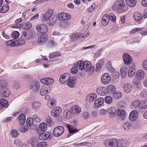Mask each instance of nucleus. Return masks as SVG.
I'll return each instance as SVG.
<instances>
[{"label": "nucleus", "instance_id": "1", "mask_svg": "<svg viewBox=\"0 0 147 147\" xmlns=\"http://www.w3.org/2000/svg\"><path fill=\"white\" fill-rule=\"evenodd\" d=\"M125 6V4L124 0H118L113 5L112 9L119 13H121L126 10Z\"/></svg>", "mask_w": 147, "mask_h": 147}, {"label": "nucleus", "instance_id": "2", "mask_svg": "<svg viewBox=\"0 0 147 147\" xmlns=\"http://www.w3.org/2000/svg\"><path fill=\"white\" fill-rule=\"evenodd\" d=\"M106 147H118V142L115 139H108L105 142Z\"/></svg>", "mask_w": 147, "mask_h": 147}, {"label": "nucleus", "instance_id": "3", "mask_svg": "<svg viewBox=\"0 0 147 147\" xmlns=\"http://www.w3.org/2000/svg\"><path fill=\"white\" fill-rule=\"evenodd\" d=\"M37 30L41 33L45 34L48 31L47 26L45 24H37L36 27Z\"/></svg>", "mask_w": 147, "mask_h": 147}, {"label": "nucleus", "instance_id": "4", "mask_svg": "<svg viewBox=\"0 0 147 147\" xmlns=\"http://www.w3.org/2000/svg\"><path fill=\"white\" fill-rule=\"evenodd\" d=\"M70 125L67 124L65 125V126L67 128L69 133L71 134H75L78 131V130L75 127L76 126L77 124L76 121H74L73 123Z\"/></svg>", "mask_w": 147, "mask_h": 147}, {"label": "nucleus", "instance_id": "5", "mask_svg": "<svg viewBox=\"0 0 147 147\" xmlns=\"http://www.w3.org/2000/svg\"><path fill=\"white\" fill-rule=\"evenodd\" d=\"M64 131V127L61 126L56 127L53 130V134L55 137H58L61 135Z\"/></svg>", "mask_w": 147, "mask_h": 147}, {"label": "nucleus", "instance_id": "6", "mask_svg": "<svg viewBox=\"0 0 147 147\" xmlns=\"http://www.w3.org/2000/svg\"><path fill=\"white\" fill-rule=\"evenodd\" d=\"M111 80V76L108 73L104 74L101 77V82L104 84H107L109 83Z\"/></svg>", "mask_w": 147, "mask_h": 147}, {"label": "nucleus", "instance_id": "7", "mask_svg": "<svg viewBox=\"0 0 147 147\" xmlns=\"http://www.w3.org/2000/svg\"><path fill=\"white\" fill-rule=\"evenodd\" d=\"M29 87L32 91L36 92L38 91L39 89V84L36 82H34L30 83Z\"/></svg>", "mask_w": 147, "mask_h": 147}, {"label": "nucleus", "instance_id": "8", "mask_svg": "<svg viewBox=\"0 0 147 147\" xmlns=\"http://www.w3.org/2000/svg\"><path fill=\"white\" fill-rule=\"evenodd\" d=\"M71 18V15L67 13H61L58 15V19L60 20L65 21L68 20Z\"/></svg>", "mask_w": 147, "mask_h": 147}, {"label": "nucleus", "instance_id": "9", "mask_svg": "<svg viewBox=\"0 0 147 147\" xmlns=\"http://www.w3.org/2000/svg\"><path fill=\"white\" fill-rule=\"evenodd\" d=\"M53 10L52 9H49L42 16V20L43 22H46L53 15Z\"/></svg>", "mask_w": 147, "mask_h": 147}, {"label": "nucleus", "instance_id": "10", "mask_svg": "<svg viewBox=\"0 0 147 147\" xmlns=\"http://www.w3.org/2000/svg\"><path fill=\"white\" fill-rule=\"evenodd\" d=\"M53 10L52 9H49L42 16V20L43 22H46L53 15Z\"/></svg>", "mask_w": 147, "mask_h": 147}, {"label": "nucleus", "instance_id": "11", "mask_svg": "<svg viewBox=\"0 0 147 147\" xmlns=\"http://www.w3.org/2000/svg\"><path fill=\"white\" fill-rule=\"evenodd\" d=\"M48 37L46 34L40 35L38 37L37 40V43L39 45H42L48 39Z\"/></svg>", "mask_w": 147, "mask_h": 147}, {"label": "nucleus", "instance_id": "12", "mask_svg": "<svg viewBox=\"0 0 147 147\" xmlns=\"http://www.w3.org/2000/svg\"><path fill=\"white\" fill-rule=\"evenodd\" d=\"M70 74L69 73H65L61 75L59 78V82L63 84L67 82L70 77Z\"/></svg>", "mask_w": 147, "mask_h": 147}, {"label": "nucleus", "instance_id": "13", "mask_svg": "<svg viewBox=\"0 0 147 147\" xmlns=\"http://www.w3.org/2000/svg\"><path fill=\"white\" fill-rule=\"evenodd\" d=\"M124 63L126 65H129L131 62L132 59L128 53H124L123 56Z\"/></svg>", "mask_w": 147, "mask_h": 147}, {"label": "nucleus", "instance_id": "14", "mask_svg": "<svg viewBox=\"0 0 147 147\" xmlns=\"http://www.w3.org/2000/svg\"><path fill=\"white\" fill-rule=\"evenodd\" d=\"M117 113L118 118L120 120H123L126 117V114L125 111L121 109H118L117 111Z\"/></svg>", "mask_w": 147, "mask_h": 147}, {"label": "nucleus", "instance_id": "15", "mask_svg": "<svg viewBox=\"0 0 147 147\" xmlns=\"http://www.w3.org/2000/svg\"><path fill=\"white\" fill-rule=\"evenodd\" d=\"M51 133L48 132H45L40 134L38 136L39 139L45 140L47 139H51Z\"/></svg>", "mask_w": 147, "mask_h": 147}, {"label": "nucleus", "instance_id": "16", "mask_svg": "<svg viewBox=\"0 0 147 147\" xmlns=\"http://www.w3.org/2000/svg\"><path fill=\"white\" fill-rule=\"evenodd\" d=\"M57 19V16L56 14L53 15L47 21V24L50 26H52L54 25Z\"/></svg>", "mask_w": 147, "mask_h": 147}, {"label": "nucleus", "instance_id": "17", "mask_svg": "<svg viewBox=\"0 0 147 147\" xmlns=\"http://www.w3.org/2000/svg\"><path fill=\"white\" fill-rule=\"evenodd\" d=\"M104 102V99L103 98H98L95 101L94 107L95 108H99L102 105Z\"/></svg>", "mask_w": 147, "mask_h": 147}, {"label": "nucleus", "instance_id": "18", "mask_svg": "<svg viewBox=\"0 0 147 147\" xmlns=\"http://www.w3.org/2000/svg\"><path fill=\"white\" fill-rule=\"evenodd\" d=\"M84 70L86 71H90L93 72L94 71V68L93 66H91V63L90 62H84Z\"/></svg>", "mask_w": 147, "mask_h": 147}, {"label": "nucleus", "instance_id": "19", "mask_svg": "<svg viewBox=\"0 0 147 147\" xmlns=\"http://www.w3.org/2000/svg\"><path fill=\"white\" fill-rule=\"evenodd\" d=\"M138 116V112L136 110H133L130 113L129 119L130 121H134L136 120Z\"/></svg>", "mask_w": 147, "mask_h": 147}, {"label": "nucleus", "instance_id": "20", "mask_svg": "<svg viewBox=\"0 0 147 147\" xmlns=\"http://www.w3.org/2000/svg\"><path fill=\"white\" fill-rule=\"evenodd\" d=\"M61 109L60 107H57L51 112V114L52 116L53 117H57L59 116L61 112Z\"/></svg>", "mask_w": 147, "mask_h": 147}, {"label": "nucleus", "instance_id": "21", "mask_svg": "<svg viewBox=\"0 0 147 147\" xmlns=\"http://www.w3.org/2000/svg\"><path fill=\"white\" fill-rule=\"evenodd\" d=\"M76 81V79L75 77H70L67 81V84L69 86L73 88L75 86Z\"/></svg>", "mask_w": 147, "mask_h": 147}, {"label": "nucleus", "instance_id": "22", "mask_svg": "<svg viewBox=\"0 0 147 147\" xmlns=\"http://www.w3.org/2000/svg\"><path fill=\"white\" fill-rule=\"evenodd\" d=\"M70 110L72 114H79L81 111V108L80 106L78 105H75L72 106L70 108Z\"/></svg>", "mask_w": 147, "mask_h": 147}, {"label": "nucleus", "instance_id": "23", "mask_svg": "<svg viewBox=\"0 0 147 147\" xmlns=\"http://www.w3.org/2000/svg\"><path fill=\"white\" fill-rule=\"evenodd\" d=\"M33 36V34L31 32H28L23 33L21 36L22 38L24 39L26 41L28 39L32 38Z\"/></svg>", "mask_w": 147, "mask_h": 147}, {"label": "nucleus", "instance_id": "24", "mask_svg": "<svg viewBox=\"0 0 147 147\" xmlns=\"http://www.w3.org/2000/svg\"><path fill=\"white\" fill-rule=\"evenodd\" d=\"M123 86V91L126 93H129L132 88L131 85L128 83L124 84Z\"/></svg>", "mask_w": 147, "mask_h": 147}, {"label": "nucleus", "instance_id": "25", "mask_svg": "<svg viewBox=\"0 0 147 147\" xmlns=\"http://www.w3.org/2000/svg\"><path fill=\"white\" fill-rule=\"evenodd\" d=\"M84 63L83 61L82 60H79L78 61L77 63H75L74 64V66H76L78 69L82 70L84 68Z\"/></svg>", "mask_w": 147, "mask_h": 147}, {"label": "nucleus", "instance_id": "26", "mask_svg": "<svg viewBox=\"0 0 147 147\" xmlns=\"http://www.w3.org/2000/svg\"><path fill=\"white\" fill-rule=\"evenodd\" d=\"M109 21V16L108 15L104 16L101 19V24L104 26H106L108 24Z\"/></svg>", "mask_w": 147, "mask_h": 147}, {"label": "nucleus", "instance_id": "27", "mask_svg": "<svg viewBox=\"0 0 147 147\" xmlns=\"http://www.w3.org/2000/svg\"><path fill=\"white\" fill-rule=\"evenodd\" d=\"M40 82L42 84L50 85L53 82L54 80L51 78H47L42 79L40 80Z\"/></svg>", "mask_w": 147, "mask_h": 147}, {"label": "nucleus", "instance_id": "28", "mask_svg": "<svg viewBox=\"0 0 147 147\" xmlns=\"http://www.w3.org/2000/svg\"><path fill=\"white\" fill-rule=\"evenodd\" d=\"M26 120V117L24 114H21L17 118V121L21 125H24Z\"/></svg>", "mask_w": 147, "mask_h": 147}, {"label": "nucleus", "instance_id": "29", "mask_svg": "<svg viewBox=\"0 0 147 147\" xmlns=\"http://www.w3.org/2000/svg\"><path fill=\"white\" fill-rule=\"evenodd\" d=\"M80 36V35L79 34L76 33H73L69 36L70 41L72 42H75L79 39Z\"/></svg>", "mask_w": 147, "mask_h": 147}, {"label": "nucleus", "instance_id": "30", "mask_svg": "<svg viewBox=\"0 0 147 147\" xmlns=\"http://www.w3.org/2000/svg\"><path fill=\"white\" fill-rule=\"evenodd\" d=\"M145 73L142 70H140L137 71L136 73V78L138 80H142L144 76Z\"/></svg>", "mask_w": 147, "mask_h": 147}, {"label": "nucleus", "instance_id": "31", "mask_svg": "<svg viewBox=\"0 0 147 147\" xmlns=\"http://www.w3.org/2000/svg\"><path fill=\"white\" fill-rule=\"evenodd\" d=\"M9 5L6 3L0 6V12L4 13L7 12L9 9Z\"/></svg>", "mask_w": 147, "mask_h": 147}, {"label": "nucleus", "instance_id": "32", "mask_svg": "<svg viewBox=\"0 0 147 147\" xmlns=\"http://www.w3.org/2000/svg\"><path fill=\"white\" fill-rule=\"evenodd\" d=\"M0 109H3V107L7 108L8 107V103L6 99H1L0 100Z\"/></svg>", "mask_w": 147, "mask_h": 147}, {"label": "nucleus", "instance_id": "33", "mask_svg": "<svg viewBox=\"0 0 147 147\" xmlns=\"http://www.w3.org/2000/svg\"><path fill=\"white\" fill-rule=\"evenodd\" d=\"M72 113L71 110H65L63 112V116L66 119H69L72 116Z\"/></svg>", "mask_w": 147, "mask_h": 147}, {"label": "nucleus", "instance_id": "34", "mask_svg": "<svg viewBox=\"0 0 147 147\" xmlns=\"http://www.w3.org/2000/svg\"><path fill=\"white\" fill-rule=\"evenodd\" d=\"M118 147H125L128 144V142L126 140H120L119 141Z\"/></svg>", "mask_w": 147, "mask_h": 147}, {"label": "nucleus", "instance_id": "35", "mask_svg": "<svg viewBox=\"0 0 147 147\" xmlns=\"http://www.w3.org/2000/svg\"><path fill=\"white\" fill-rule=\"evenodd\" d=\"M97 98V95L94 93L89 94L87 98V100L89 102L93 101Z\"/></svg>", "mask_w": 147, "mask_h": 147}, {"label": "nucleus", "instance_id": "36", "mask_svg": "<svg viewBox=\"0 0 147 147\" xmlns=\"http://www.w3.org/2000/svg\"><path fill=\"white\" fill-rule=\"evenodd\" d=\"M108 111L109 114H110V116L113 118L116 116V110L113 108H109Z\"/></svg>", "mask_w": 147, "mask_h": 147}, {"label": "nucleus", "instance_id": "37", "mask_svg": "<svg viewBox=\"0 0 147 147\" xmlns=\"http://www.w3.org/2000/svg\"><path fill=\"white\" fill-rule=\"evenodd\" d=\"M142 15L140 13H135L133 15L134 20L136 21L140 22L142 19Z\"/></svg>", "mask_w": 147, "mask_h": 147}, {"label": "nucleus", "instance_id": "38", "mask_svg": "<svg viewBox=\"0 0 147 147\" xmlns=\"http://www.w3.org/2000/svg\"><path fill=\"white\" fill-rule=\"evenodd\" d=\"M10 91L8 89H4L2 90L1 96L4 97H8L10 94Z\"/></svg>", "mask_w": 147, "mask_h": 147}, {"label": "nucleus", "instance_id": "39", "mask_svg": "<svg viewBox=\"0 0 147 147\" xmlns=\"http://www.w3.org/2000/svg\"><path fill=\"white\" fill-rule=\"evenodd\" d=\"M133 84L135 89L140 90L142 88V84L139 81L137 80H134L133 82Z\"/></svg>", "mask_w": 147, "mask_h": 147}, {"label": "nucleus", "instance_id": "40", "mask_svg": "<svg viewBox=\"0 0 147 147\" xmlns=\"http://www.w3.org/2000/svg\"><path fill=\"white\" fill-rule=\"evenodd\" d=\"M49 91L48 88L45 86H42L40 90V94L42 96H44L48 94Z\"/></svg>", "mask_w": 147, "mask_h": 147}, {"label": "nucleus", "instance_id": "41", "mask_svg": "<svg viewBox=\"0 0 147 147\" xmlns=\"http://www.w3.org/2000/svg\"><path fill=\"white\" fill-rule=\"evenodd\" d=\"M7 82L5 80H0V89H4L7 87Z\"/></svg>", "mask_w": 147, "mask_h": 147}, {"label": "nucleus", "instance_id": "42", "mask_svg": "<svg viewBox=\"0 0 147 147\" xmlns=\"http://www.w3.org/2000/svg\"><path fill=\"white\" fill-rule=\"evenodd\" d=\"M47 124L45 123L42 122L40 124L39 127V130H40L41 132L45 131L47 130Z\"/></svg>", "mask_w": 147, "mask_h": 147}, {"label": "nucleus", "instance_id": "43", "mask_svg": "<svg viewBox=\"0 0 147 147\" xmlns=\"http://www.w3.org/2000/svg\"><path fill=\"white\" fill-rule=\"evenodd\" d=\"M127 4L129 7H133L136 3V0H125Z\"/></svg>", "mask_w": 147, "mask_h": 147}, {"label": "nucleus", "instance_id": "44", "mask_svg": "<svg viewBox=\"0 0 147 147\" xmlns=\"http://www.w3.org/2000/svg\"><path fill=\"white\" fill-rule=\"evenodd\" d=\"M107 90L109 92L112 94L114 93L115 91V86L111 84H110L107 86Z\"/></svg>", "mask_w": 147, "mask_h": 147}, {"label": "nucleus", "instance_id": "45", "mask_svg": "<svg viewBox=\"0 0 147 147\" xmlns=\"http://www.w3.org/2000/svg\"><path fill=\"white\" fill-rule=\"evenodd\" d=\"M120 74L123 77H125L127 74V70L125 67H122L120 69Z\"/></svg>", "mask_w": 147, "mask_h": 147}, {"label": "nucleus", "instance_id": "46", "mask_svg": "<svg viewBox=\"0 0 147 147\" xmlns=\"http://www.w3.org/2000/svg\"><path fill=\"white\" fill-rule=\"evenodd\" d=\"M30 143L32 147H37L38 144L37 139L35 138H32L31 139Z\"/></svg>", "mask_w": 147, "mask_h": 147}, {"label": "nucleus", "instance_id": "47", "mask_svg": "<svg viewBox=\"0 0 147 147\" xmlns=\"http://www.w3.org/2000/svg\"><path fill=\"white\" fill-rule=\"evenodd\" d=\"M140 104V101L138 100H134L131 104V107L132 109H134L138 107Z\"/></svg>", "mask_w": 147, "mask_h": 147}, {"label": "nucleus", "instance_id": "48", "mask_svg": "<svg viewBox=\"0 0 147 147\" xmlns=\"http://www.w3.org/2000/svg\"><path fill=\"white\" fill-rule=\"evenodd\" d=\"M16 42V40H9L6 42V45L9 46L14 47L17 46Z\"/></svg>", "mask_w": 147, "mask_h": 147}, {"label": "nucleus", "instance_id": "49", "mask_svg": "<svg viewBox=\"0 0 147 147\" xmlns=\"http://www.w3.org/2000/svg\"><path fill=\"white\" fill-rule=\"evenodd\" d=\"M113 98L115 99H118L121 98L122 96V94L121 92L118 91L115 92L114 93H113Z\"/></svg>", "mask_w": 147, "mask_h": 147}, {"label": "nucleus", "instance_id": "50", "mask_svg": "<svg viewBox=\"0 0 147 147\" xmlns=\"http://www.w3.org/2000/svg\"><path fill=\"white\" fill-rule=\"evenodd\" d=\"M132 124L127 122L124 123L123 124V128L125 130H127L129 129L131 126Z\"/></svg>", "mask_w": 147, "mask_h": 147}, {"label": "nucleus", "instance_id": "51", "mask_svg": "<svg viewBox=\"0 0 147 147\" xmlns=\"http://www.w3.org/2000/svg\"><path fill=\"white\" fill-rule=\"evenodd\" d=\"M32 26V23L29 22L24 23L23 24V28L26 30L30 28Z\"/></svg>", "mask_w": 147, "mask_h": 147}, {"label": "nucleus", "instance_id": "52", "mask_svg": "<svg viewBox=\"0 0 147 147\" xmlns=\"http://www.w3.org/2000/svg\"><path fill=\"white\" fill-rule=\"evenodd\" d=\"M60 53L59 52H54L53 53H50L49 57L50 58H54L56 57L60 56Z\"/></svg>", "mask_w": 147, "mask_h": 147}, {"label": "nucleus", "instance_id": "53", "mask_svg": "<svg viewBox=\"0 0 147 147\" xmlns=\"http://www.w3.org/2000/svg\"><path fill=\"white\" fill-rule=\"evenodd\" d=\"M16 43L17 46L21 45L25 43L26 41L22 38L21 37L18 40H16Z\"/></svg>", "mask_w": 147, "mask_h": 147}, {"label": "nucleus", "instance_id": "54", "mask_svg": "<svg viewBox=\"0 0 147 147\" xmlns=\"http://www.w3.org/2000/svg\"><path fill=\"white\" fill-rule=\"evenodd\" d=\"M113 99L112 97L110 96H106L105 98V102L108 104H110L112 102Z\"/></svg>", "mask_w": 147, "mask_h": 147}, {"label": "nucleus", "instance_id": "55", "mask_svg": "<svg viewBox=\"0 0 147 147\" xmlns=\"http://www.w3.org/2000/svg\"><path fill=\"white\" fill-rule=\"evenodd\" d=\"M70 24V23L68 21H63L61 22L60 23V26L61 28H65L68 26Z\"/></svg>", "mask_w": 147, "mask_h": 147}, {"label": "nucleus", "instance_id": "56", "mask_svg": "<svg viewBox=\"0 0 147 147\" xmlns=\"http://www.w3.org/2000/svg\"><path fill=\"white\" fill-rule=\"evenodd\" d=\"M136 72V70L134 68L131 67L130 68L128 71V75L129 77H132L133 76Z\"/></svg>", "mask_w": 147, "mask_h": 147}, {"label": "nucleus", "instance_id": "57", "mask_svg": "<svg viewBox=\"0 0 147 147\" xmlns=\"http://www.w3.org/2000/svg\"><path fill=\"white\" fill-rule=\"evenodd\" d=\"M28 127L26 125L21 126L19 128L20 131L22 132H24L27 131Z\"/></svg>", "mask_w": 147, "mask_h": 147}, {"label": "nucleus", "instance_id": "58", "mask_svg": "<svg viewBox=\"0 0 147 147\" xmlns=\"http://www.w3.org/2000/svg\"><path fill=\"white\" fill-rule=\"evenodd\" d=\"M32 119L36 123H39L40 122L41 120L40 117L36 114H34L32 115Z\"/></svg>", "mask_w": 147, "mask_h": 147}, {"label": "nucleus", "instance_id": "59", "mask_svg": "<svg viewBox=\"0 0 147 147\" xmlns=\"http://www.w3.org/2000/svg\"><path fill=\"white\" fill-rule=\"evenodd\" d=\"M48 45L49 47H53L57 45V43L53 40H50L47 42Z\"/></svg>", "mask_w": 147, "mask_h": 147}, {"label": "nucleus", "instance_id": "60", "mask_svg": "<svg viewBox=\"0 0 147 147\" xmlns=\"http://www.w3.org/2000/svg\"><path fill=\"white\" fill-rule=\"evenodd\" d=\"M40 105V103L38 102H35L32 105V107L34 109H37L39 108Z\"/></svg>", "mask_w": 147, "mask_h": 147}, {"label": "nucleus", "instance_id": "61", "mask_svg": "<svg viewBox=\"0 0 147 147\" xmlns=\"http://www.w3.org/2000/svg\"><path fill=\"white\" fill-rule=\"evenodd\" d=\"M12 38L14 39L17 38L19 36V32L16 31L13 32L11 34Z\"/></svg>", "mask_w": 147, "mask_h": 147}, {"label": "nucleus", "instance_id": "62", "mask_svg": "<svg viewBox=\"0 0 147 147\" xmlns=\"http://www.w3.org/2000/svg\"><path fill=\"white\" fill-rule=\"evenodd\" d=\"M142 67L144 70L147 71V60L144 61L142 62Z\"/></svg>", "mask_w": 147, "mask_h": 147}, {"label": "nucleus", "instance_id": "63", "mask_svg": "<svg viewBox=\"0 0 147 147\" xmlns=\"http://www.w3.org/2000/svg\"><path fill=\"white\" fill-rule=\"evenodd\" d=\"M20 83L17 81H15L13 85V87L16 89L19 88L21 86Z\"/></svg>", "mask_w": 147, "mask_h": 147}, {"label": "nucleus", "instance_id": "64", "mask_svg": "<svg viewBox=\"0 0 147 147\" xmlns=\"http://www.w3.org/2000/svg\"><path fill=\"white\" fill-rule=\"evenodd\" d=\"M140 105H142V108H147V100L142 101L141 102Z\"/></svg>", "mask_w": 147, "mask_h": 147}]
</instances>
